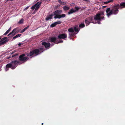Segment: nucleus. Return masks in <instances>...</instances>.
Listing matches in <instances>:
<instances>
[{
    "label": "nucleus",
    "instance_id": "obj_37",
    "mask_svg": "<svg viewBox=\"0 0 125 125\" xmlns=\"http://www.w3.org/2000/svg\"><path fill=\"white\" fill-rule=\"evenodd\" d=\"M28 7H26V8H25L24 9V10H26L27 9H28Z\"/></svg>",
    "mask_w": 125,
    "mask_h": 125
},
{
    "label": "nucleus",
    "instance_id": "obj_9",
    "mask_svg": "<svg viewBox=\"0 0 125 125\" xmlns=\"http://www.w3.org/2000/svg\"><path fill=\"white\" fill-rule=\"evenodd\" d=\"M67 37V35L64 33L60 34L58 36V38L60 39H64L66 38Z\"/></svg>",
    "mask_w": 125,
    "mask_h": 125
},
{
    "label": "nucleus",
    "instance_id": "obj_40",
    "mask_svg": "<svg viewBox=\"0 0 125 125\" xmlns=\"http://www.w3.org/2000/svg\"><path fill=\"white\" fill-rule=\"evenodd\" d=\"M10 58V56L7 58V59H9Z\"/></svg>",
    "mask_w": 125,
    "mask_h": 125
},
{
    "label": "nucleus",
    "instance_id": "obj_16",
    "mask_svg": "<svg viewBox=\"0 0 125 125\" xmlns=\"http://www.w3.org/2000/svg\"><path fill=\"white\" fill-rule=\"evenodd\" d=\"M77 33V32L76 33H75L74 32H69V34L70 35V37H74L75 34Z\"/></svg>",
    "mask_w": 125,
    "mask_h": 125
},
{
    "label": "nucleus",
    "instance_id": "obj_5",
    "mask_svg": "<svg viewBox=\"0 0 125 125\" xmlns=\"http://www.w3.org/2000/svg\"><path fill=\"white\" fill-rule=\"evenodd\" d=\"M85 26V25L83 23H82L80 24L78 26V25H75L74 28L75 31H79L80 28H81L84 27Z\"/></svg>",
    "mask_w": 125,
    "mask_h": 125
},
{
    "label": "nucleus",
    "instance_id": "obj_7",
    "mask_svg": "<svg viewBox=\"0 0 125 125\" xmlns=\"http://www.w3.org/2000/svg\"><path fill=\"white\" fill-rule=\"evenodd\" d=\"M8 39L7 38V37H5L2 38L0 41V46L3 45L4 43L8 42Z\"/></svg>",
    "mask_w": 125,
    "mask_h": 125
},
{
    "label": "nucleus",
    "instance_id": "obj_22",
    "mask_svg": "<svg viewBox=\"0 0 125 125\" xmlns=\"http://www.w3.org/2000/svg\"><path fill=\"white\" fill-rule=\"evenodd\" d=\"M18 53H16L14 54H12V55L11 56V57L13 58L14 57H16V56H17L18 55Z\"/></svg>",
    "mask_w": 125,
    "mask_h": 125
},
{
    "label": "nucleus",
    "instance_id": "obj_42",
    "mask_svg": "<svg viewBox=\"0 0 125 125\" xmlns=\"http://www.w3.org/2000/svg\"><path fill=\"white\" fill-rule=\"evenodd\" d=\"M55 43V42H54V43ZM54 43H53V44H52V45H54Z\"/></svg>",
    "mask_w": 125,
    "mask_h": 125
},
{
    "label": "nucleus",
    "instance_id": "obj_6",
    "mask_svg": "<svg viewBox=\"0 0 125 125\" xmlns=\"http://www.w3.org/2000/svg\"><path fill=\"white\" fill-rule=\"evenodd\" d=\"M41 3L42 2H37L31 7V9L32 10H34L36 7L35 10H38L40 6Z\"/></svg>",
    "mask_w": 125,
    "mask_h": 125
},
{
    "label": "nucleus",
    "instance_id": "obj_49",
    "mask_svg": "<svg viewBox=\"0 0 125 125\" xmlns=\"http://www.w3.org/2000/svg\"><path fill=\"white\" fill-rule=\"evenodd\" d=\"M65 3V4H66V3Z\"/></svg>",
    "mask_w": 125,
    "mask_h": 125
},
{
    "label": "nucleus",
    "instance_id": "obj_30",
    "mask_svg": "<svg viewBox=\"0 0 125 125\" xmlns=\"http://www.w3.org/2000/svg\"><path fill=\"white\" fill-rule=\"evenodd\" d=\"M16 50H14L12 52H11L10 53V54H13L14 53H15V52H16Z\"/></svg>",
    "mask_w": 125,
    "mask_h": 125
},
{
    "label": "nucleus",
    "instance_id": "obj_34",
    "mask_svg": "<svg viewBox=\"0 0 125 125\" xmlns=\"http://www.w3.org/2000/svg\"><path fill=\"white\" fill-rule=\"evenodd\" d=\"M11 28V27H10L8 30H7L6 31H10Z\"/></svg>",
    "mask_w": 125,
    "mask_h": 125
},
{
    "label": "nucleus",
    "instance_id": "obj_39",
    "mask_svg": "<svg viewBox=\"0 0 125 125\" xmlns=\"http://www.w3.org/2000/svg\"><path fill=\"white\" fill-rule=\"evenodd\" d=\"M97 23L98 24H100V22L99 21H97Z\"/></svg>",
    "mask_w": 125,
    "mask_h": 125
},
{
    "label": "nucleus",
    "instance_id": "obj_28",
    "mask_svg": "<svg viewBox=\"0 0 125 125\" xmlns=\"http://www.w3.org/2000/svg\"><path fill=\"white\" fill-rule=\"evenodd\" d=\"M63 42V41L62 40H60V41L57 42V43H55L56 44H58L60 43H62Z\"/></svg>",
    "mask_w": 125,
    "mask_h": 125
},
{
    "label": "nucleus",
    "instance_id": "obj_20",
    "mask_svg": "<svg viewBox=\"0 0 125 125\" xmlns=\"http://www.w3.org/2000/svg\"><path fill=\"white\" fill-rule=\"evenodd\" d=\"M21 29L19 28H17L14 29L12 31H20Z\"/></svg>",
    "mask_w": 125,
    "mask_h": 125
},
{
    "label": "nucleus",
    "instance_id": "obj_10",
    "mask_svg": "<svg viewBox=\"0 0 125 125\" xmlns=\"http://www.w3.org/2000/svg\"><path fill=\"white\" fill-rule=\"evenodd\" d=\"M42 45L44 46L45 48H48L50 47L51 44L49 43H46V42H43L42 43Z\"/></svg>",
    "mask_w": 125,
    "mask_h": 125
},
{
    "label": "nucleus",
    "instance_id": "obj_45",
    "mask_svg": "<svg viewBox=\"0 0 125 125\" xmlns=\"http://www.w3.org/2000/svg\"><path fill=\"white\" fill-rule=\"evenodd\" d=\"M93 23H96V22H95V23L93 22Z\"/></svg>",
    "mask_w": 125,
    "mask_h": 125
},
{
    "label": "nucleus",
    "instance_id": "obj_18",
    "mask_svg": "<svg viewBox=\"0 0 125 125\" xmlns=\"http://www.w3.org/2000/svg\"><path fill=\"white\" fill-rule=\"evenodd\" d=\"M53 16V15L52 14L50 15L49 16H47L46 18V21H48L49 20L52 19V17Z\"/></svg>",
    "mask_w": 125,
    "mask_h": 125
},
{
    "label": "nucleus",
    "instance_id": "obj_43",
    "mask_svg": "<svg viewBox=\"0 0 125 125\" xmlns=\"http://www.w3.org/2000/svg\"><path fill=\"white\" fill-rule=\"evenodd\" d=\"M23 32H20L21 33H22Z\"/></svg>",
    "mask_w": 125,
    "mask_h": 125
},
{
    "label": "nucleus",
    "instance_id": "obj_48",
    "mask_svg": "<svg viewBox=\"0 0 125 125\" xmlns=\"http://www.w3.org/2000/svg\"><path fill=\"white\" fill-rule=\"evenodd\" d=\"M1 71V69H0V71Z\"/></svg>",
    "mask_w": 125,
    "mask_h": 125
},
{
    "label": "nucleus",
    "instance_id": "obj_27",
    "mask_svg": "<svg viewBox=\"0 0 125 125\" xmlns=\"http://www.w3.org/2000/svg\"><path fill=\"white\" fill-rule=\"evenodd\" d=\"M68 31H73V28H69L68 30Z\"/></svg>",
    "mask_w": 125,
    "mask_h": 125
},
{
    "label": "nucleus",
    "instance_id": "obj_46",
    "mask_svg": "<svg viewBox=\"0 0 125 125\" xmlns=\"http://www.w3.org/2000/svg\"><path fill=\"white\" fill-rule=\"evenodd\" d=\"M1 39V37H0V40Z\"/></svg>",
    "mask_w": 125,
    "mask_h": 125
},
{
    "label": "nucleus",
    "instance_id": "obj_2",
    "mask_svg": "<svg viewBox=\"0 0 125 125\" xmlns=\"http://www.w3.org/2000/svg\"><path fill=\"white\" fill-rule=\"evenodd\" d=\"M40 51L38 49H35L31 51L29 53H26V55L28 57H33L36 56L40 54Z\"/></svg>",
    "mask_w": 125,
    "mask_h": 125
},
{
    "label": "nucleus",
    "instance_id": "obj_12",
    "mask_svg": "<svg viewBox=\"0 0 125 125\" xmlns=\"http://www.w3.org/2000/svg\"><path fill=\"white\" fill-rule=\"evenodd\" d=\"M93 19V18L92 17L88 18V19H86L85 20V22L87 25H88L89 23Z\"/></svg>",
    "mask_w": 125,
    "mask_h": 125
},
{
    "label": "nucleus",
    "instance_id": "obj_14",
    "mask_svg": "<svg viewBox=\"0 0 125 125\" xmlns=\"http://www.w3.org/2000/svg\"><path fill=\"white\" fill-rule=\"evenodd\" d=\"M11 63L14 64H16L17 65V66L18 65V64L20 65L22 64V63L18 61L17 60H15L14 61H13L11 62Z\"/></svg>",
    "mask_w": 125,
    "mask_h": 125
},
{
    "label": "nucleus",
    "instance_id": "obj_21",
    "mask_svg": "<svg viewBox=\"0 0 125 125\" xmlns=\"http://www.w3.org/2000/svg\"><path fill=\"white\" fill-rule=\"evenodd\" d=\"M69 8V7L67 6H65L63 8V9L64 10H68Z\"/></svg>",
    "mask_w": 125,
    "mask_h": 125
},
{
    "label": "nucleus",
    "instance_id": "obj_47",
    "mask_svg": "<svg viewBox=\"0 0 125 125\" xmlns=\"http://www.w3.org/2000/svg\"><path fill=\"white\" fill-rule=\"evenodd\" d=\"M106 6H104V7H105Z\"/></svg>",
    "mask_w": 125,
    "mask_h": 125
},
{
    "label": "nucleus",
    "instance_id": "obj_31",
    "mask_svg": "<svg viewBox=\"0 0 125 125\" xmlns=\"http://www.w3.org/2000/svg\"><path fill=\"white\" fill-rule=\"evenodd\" d=\"M99 14H100V16H101V15H103L104 14V12H100V13H99Z\"/></svg>",
    "mask_w": 125,
    "mask_h": 125
},
{
    "label": "nucleus",
    "instance_id": "obj_3",
    "mask_svg": "<svg viewBox=\"0 0 125 125\" xmlns=\"http://www.w3.org/2000/svg\"><path fill=\"white\" fill-rule=\"evenodd\" d=\"M17 67V64H14L11 62L10 63H8L6 66V67L5 68V71L6 72L7 71L9 70V68H10L12 70H13L15 68Z\"/></svg>",
    "mask_w": 125,
    "mask_h": 125
},
{
    "label": "nucleus",
    "instance_id": "obj_23",
    "mask_svg": "<svg viewBox=\"0 0 125 125\" xmlns=\"http://www.w3.org/2000/svg\"><path fill=\"white\" fill-rule=\"evenodd\" d=\"M113 1V0H109L106 2H104V4H107L109 3L110 2H112Z\"/></svg>",
    "mask_w": 125,
    "mask_h": 125
},
{
    "label": "nucleus",
    "instance_id": "obj_29",
    "mask_svg": "<svg viewBox=\"0 0 125 125\" xmlns=\"http://www.w3.org/2000/svg\"><path fill=\"white\" fill-rule=\"evenodd\" d=\"M23 20L22 19H21L20 21L19 22V23H22L23 22Z\"/></svg>",
    "mask_w": 125,
    "mask_h": 125
},
{
    "label": "nucleus",
    "instance_id": "obj_8",
    "mask_svg": "<svg viewBox=\"0 0 125 125\" xmlns=\"http://www.w3.org/2000/svg\"><path fill=\"white\" fill-rule=\"evenodd\" d=\"M80 9V8L79 7H75L74 8V10L73 9H72L68 12V14H70L74 12H77Z\"/></svg>",
    "mask_w": 125,
    "mask_h": 125
},
{
    "label": "nucleus",
    "instance_id": "obj_19",
    "mask_svg": "<svg viewBox=\"0 0 125 125\" xmlns=\"http://www.w3.org/2000/svg\"><path fill=\"white\" fill-rule=\"evenodd\" d=\"M21 34H17L15 36L13 37V39H12L14 40L15 39H16V38H17L18 37H20L21 36Z\"/></svg>",
    "mask_w": 125,
    "mask_h": 125
},
{
    "label": "nucleus",
    "instance_id": "obj_35",
    "mask_svg": "<svg viewBox=\"0 0 125 125\" xmlns=\"http://www.w3.org/2000/svg\"><path fill=\"white\" fill-rule=\"evenodd\" d=\"M9 32H6L5 33H4V35H6L7 34H8Z\"/></svg>",
    "mask_w": 125,
    "mask_h": 125
},
{
    "label": "nucleus",
    "instance_id": "obj_15",
    "mask_svg": "<svg viewBox=\"0 0 125 125\" xmlns=\"http://www.w3.org/2000/svg\"><path fill=\"white\" fill-rule=\"evenodd\" d=\"M62 11L61 10H58L55 11H54V15H59V14H61V13L62 12Z\"/></svg>",
    "mask_w": 125,
    "mask_h": 125
},
{
    "label": "nucleus",
    "instance_id": "obj_44",
    "mask_svg": "<svg viewBox=\"0 0 125 125\" xmlns=\"http://www.w3.org/2000/svg\"><path fill=\"white\" fill-rule=\"evenodd\" d=\"M43 125V123H42V125Z\"/></svg>",
    "mask_w": 125,
    "mask_h": 125
},
{
    "label": "nucleus",
    "instance_id": "obj_32",
    "mask_svg": "<svg viewBox=\"0 0 125 125\" xmlns=\"http://www.w3.org/2000/svg\"><path fill=\"white\" fill-rule=\"evenodd\" d=\"M15 32H11L8 35V36L9 35H10V34H13Z\"/></svg>",
    "mask_w": 125,
    "mask_h": 125
},
{
    "label": "nucleus",
    "instance_id": "obj_4",
    "mask_svg": "<svg viewBox=\"0 0 125 125\" xmlns=\"http://www.w3.org/2000/svg\"><path fill=\"white\" fill-rule=\"evenodd\" d=\"M25 55L24 54H23L21 55L19 57V60L21 62H23V63L26 62L29 58L27 57H25Z\"/></svg>",
    "mask_w": 125,
    "mask_h": 125
},
{
    "label": "nucleus",
    "instance_id": "obj_24",
    "mask_svg": "<svg viewBox=\"0 0 125 125\" xmlns=\"http://www.w3.org/2000/svg\"><path fill=\"white\" fill-rule=\"evenodd\" d=\"M56 25V24L55 23H53L50 26V27H54Z\"/></svg>",
    "mask_w": 125,
    "mask_h": 125
},
{
    "label": "nucleus",
    "instance_id": "obj_33",
    "mask_svg": "<svg viewBox=\"0 0 125 125\" xmlns=\"http://www.w3.org/2000/svg\"><path fill=\"white\" fill-rule=\"evenodd\" d=\"M58 2H60L61 4H62V3L63 2L62 1H61V0H59Z\"/></svg>",
    "mask_w": 125,
    "mask_h": 125
},
{
    "label": "nucleus",
    "instance_id": "obj_41",
    "mask_svg": "<svg viewBox=\"0 0 125 125\" xmlns=\"http://www.w3.org/2000/svg\"><path fill=\"white\" fill-rule=\"evenodd\" d=\"M104 18V17H101V19H103Z\"/></svg>",
    "mask_w": 125,
    "mask_h": 125
},
{
    "label": "nucleus",
    "instance_id": "obj_26",
    "mask_svg": "<svg viewBox=\"0 0 125 125\" xmlns=\"http://www.w3.org/2000/svg\"><path fill=\"white\" fill-rule=\"evenodd\" d=\"M55 23L56 24V25L57 24H61V22L60 21H58L55 22Z\"/></svg>",
    "mask_w": 125,
    "mask_h": 125
},
{
    "label": "nucleus",
    "instance_id": "obj_1",
    "mask_svg": "<svg viewBox=\"0 0 125 125\" xmlns=\"http://www.w3.org/2000/svg\"><path fill=\"white\" fill-rule=\"evenodd\" d=\"M125 6V3H121L120 4L115 5L112 7V9L110 10V8H108L106 10V12L107 13V15L109 17L113 14H117L118 12V9H121L123 7H122Z\"/></svg>",
    "mask_w": 125,
    "mask_h": 125
},
{
    "label": "nucleus",
    "instance_id": "obj_17",
    "mask_svg": "<svg viewBox=\"0 0 125 125\" xmlns=\"http://www.w3.org/2000/svg\"><path fill=\"white\" fill-rule=\"evenodd\" d=\"M57 38L55 37H52L50 38V42H55L56 41Z\"/></svg>",
    "mask_w": 125,
    "mask_h": 125
},
{
    "label": "nucleus",
    "instance_id": "obj_11",
    "mask_svg": "<svg viewBox=\"0 0 125 125\" xmlns=\"http://www.w3.org/2000/svg\"><path fill=\"white\" fill-rule=\"evenodd\" d=\"M65 16V15L64 14H63L62 15H55L54 17L55 19L59 18L60 19L61 18L64 17Z\"/></svg>",
    "mask_w": 125,
    "mask_h": 125
},
{
    "label": "nucleus",
    "instance_id": "obj_38",
    "mask_svg": "<svg viewBox=\"0 0 125 125\" xmlns=\"http://www.w3.org/2000/svg\"><path fill=\"white\" fill-rule=\"evenodd\" d=\"M21 44L20 43H19L18 44V46H20L21 45Z\"/></svg>",
    "mask_w": 125,
    "mask_h": 125
},
{
    "label": "nucleus",
    "instance_id": "obj_25",
    "mask_svg": "<svg viewBox=\"0 0 125 125\" xmlns=\"http://www.w3.org/2000/svg\"><path fill=\"white\" fill-rule=\"evenodd\" d=\"M29 27V26H27L23 29L21 31H25V30H26Z\"/></svg>",
    "mask_w": 125,
    "mask_h": 125
},
{
    "label": "nucleus",
    "instance_id": "obj_36",
    "mask_svg": "<svg viewBox=\"0 0 125 125\" xmlns=\"http://www.w3.org/2000/svg\"><path fill=\"white\" fill-rule=\"evenodd\" d=\"M67 29H63V31H67Z\"/></svg>",
    "mask_w": 125,
    "mask_h": 125
},
{
    "label": "nucleus",
    "instance_id": "obj_13",
    "mask_svg": "<svg viewBox=\"0 0 125 125\" xmlns=\"http://www.w3.org/2000/svg\"><path fill=\"white\" fill-rule=\"evenodd\" d=\"M94 20H98L99 21H101V17L99 14H97L95 15L94 17Z\"/></svg>",
    "mask_w": 125,
    "mask_h": 125
}]
</instances>
